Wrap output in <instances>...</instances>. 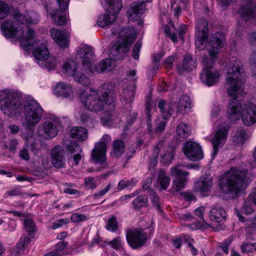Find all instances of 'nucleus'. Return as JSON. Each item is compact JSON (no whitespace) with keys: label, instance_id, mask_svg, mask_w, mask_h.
<instances>
[{"label":"nucleus","instance_id":"obj_1","mask_svg":"<svg viewBox=\"0 0 256 256\" xmlns=\"http://www.w3.org/2000/svg\"><path fill=\"white\" fill-rule=\"evenodd\" d=\"M20 94L16 90H4L0 91V109L8 116H16L23 112L22 126L26 130H32L40 121L42 109L34 99L26 100L23 106L20 102Z\"/></svg>","mask_w":256,"mask_h":256},{"label":"nucleus","instance_id":"obj_2","mask_svg":"<svg viewBox=\"0 0 256 256\" xmlns=\"http://www.w3.org/2000/svg\"><path fill=\"white\" fill-rule=\"evenodd\" d=\"M108 84H103L97 90L86 88L80 94L81 102L89 110L96 112L104 111L107 114L101 118L103 126L108 124L111 120V111L115 106L116 92Z\"/></svg>","mask_w":256,"mask_h":256},{"label":"nucleus","instance_id":"obj_3","mask_svg":"<svg viewBox=\"0 0 256 256\" xmlns=\"http://www.w3.org/2000/svg\"><path fill=\"white\" fill-rule=\"evenodd\" d=\"M225 44V36L222 32H218L212 34L206 44V50L210 56H204L202 63L204 68L200 74L201 80H216L220 78V74L216 70L212 68V64L215 62L218 54L221 52Z\"/></svg>","mask_w":256,"mask_h":256},{"label":"nucleus","instance_id":"obj_4","mask_svg":"<svg viewBox=\"0 0 256 256\" xmlns=\"http://www.w3.org/2000/svg\"><path fill=\"white\" fill-rule=\"evenodd\" d=\"M247 172L244 169L232 168L220 179V189L224 194L236 197L241 190Z\"/></svg>","mask_w":256,"mask_h":256},{"label":"nucleus","instance_id":"obj_5","mask_svg":"<svg viewBox=\"0 0 256 256\" xmlns=\"http://www.w3.org/2000/svg\"><path fill=\"white\" fill-rule=\"evenodd\" d=\"M1 30L3 35L6 38H16L20 41L24 50L26 51L34 46L36 40H34L35 33L34 30L28 29L26 36H24L22 28L12 20H6L2 23Z\"/></svg>","mask_w":256,"mask_h":256},{"label":"nucleus","instance_id":"obj_6","mask_svg":"<svg viewBox=\"0 0 256 256\" xmlns=\"http://www.w3.org/2000/svg\"><path fill=\"white\" fill-rule=\"evenodd\" d=\"M118 40L110 48L109 56L110 59L120 58L129 50V46L136 38V33L135 30L132 28L122 29L118 34Z\"/></svg>","mask_w":256,"mask_h":256},{"label":"nucleus","instance_id":"obj_7","mask_svg":"<svg viewBox=\"0 0 256 256\" xmlns=\"http://www.w3.org/2000/svg\"><path fill=\"white\" fill-rule=\"evenodd\" d=\"M228 118L232 120H236L242 118L243 123L250 126L256 122V106L252 102H248L244 107L240 103L231 106L228 108Z\"/></svg>","mask_w":256,"mask_h":256},{"label":"nucleus","instance_id":"obj_8","mask_svg":"<svg viewBox=\"0 0 256 256\" xmlns=\"http://www.w3.org/2000/svg\"><path fill=\"white\" fill-rule=\"evenodd\" d=\"M106 14L98 16L97 24L104 28L112 24L116 18V14L120 12L122 4L120 0H104Z\"/></svg>","mask_w":256,"mask_h":256},{"label":"nucleus","instance_id":"obj_9","mask_svg":"<svg viewBox=\"0 0 256 256\" xmlns=\"http://www.w3.org/2000/svg\"><path fill=\"white\" fill-rule=\"evenodd\" d=\"M111 140L110 136L104 134L100 142H96L92 151L91 159L96 163L108 166L106 164V152L108 144Z\"/></svg>","mask_w":256,"mask_h":256},{"label":"nucleus","instance_id":"obj_10","mask_svg":"<svg viewBox=\"0 0 256 256\" xmlns=\"http://www.w3.org/2000/svg\"><path fill=\"white\" fill-rule=\"evenodd\" d=\"M126 237L128 244L134 249L142 247L148 238L146 232L142 228L128 230Z\"/></svg>","mask_w":256,"mask_h":256},{"label":"nucleus","instance_id":"obj_11","mask_svg":"<svg viewBox=\"0 0 256 256\" xmlns=\"http://www.w3.org/2000/svg\"><path fill=\"white\" fill-rule=\"evenodd\" d=\"M229 128L228 125L225 122L218 126L216 134L211 140L214 150L212 158L217 155L219 149L222 148L226 143Z\"/></svg>","mask_w":256,"mask_h":256},{"label":"nucleus","instance_id":"obj_12","mask_svg":"<svg viewBox=\"0 0 256 256\" xmlns=\"http://www.w3.org/2000/svg\"><path fill=\"white\" fill-rule=\"evenodd\" d=\"M208 36V22L205 19H201L197 22L196 26V40L195 42L196 48L199 50H203L206 44H205L206 38Z\"/></svg>","mask_w":256,"mask_h":256},{"label":"nucleus","instance_id":"obj_13","mask_svg":"<svg viewBox=\"0 0 256 256\" xmlns=\"http://www.w3.org/2000/svg\"><path fill=\"white\" fill-rule=\"evenodd\" d=\"M228 86L227 88L228 94L233 98L228 102L229 108L231 106H235L237 103L238 95H243L244 93V84L242 81H226Z\"/></svg>","mask_w":256,"mask_h":256},{"label":"nucleus","instance_id":"obj_14","mask_svg":"<svg viewBox=\"0 0 256 256\" xmlns=\"http://www.w3.org/2000/svg\"><path fill=\"white\" fill-rule=\"evenodd\" d=\"M184 154L192 161H196L203 158V152L201 146L196 142L188 141L182 146Z\"/></svg>","mask_w":256,"mask_h":256},{"label":"nucleus","instance_id":"obj_15","mask_svg":"<svg viewBox=\"0 0 256 256\" xmlns=\"http://www.w3.org/2000/svg\"><path fill=\"white\" fill-rule=\"evenodd\" d=\"M180 167V165L172 167L170 171V175L176 176L172 188L176 192H179L184 188L185 184L187 182L186 177L188 175V172L182 170Z\"/></svg>","mask_w":256,"mask_h":256},{"label":"nucleus","instance_id":"obj_16","mask_svg":"<svg viewBox=\"0 0 256 256\" xmlns=\"http://www.w3.org/2000/svg\"><path fill=\"white\" fill-rule=\"evenodd\" d=\"M226 80H242L245 78V73L241 63L237 60L230 61L228 64Z\"/></svg>","mask_w":256,"mask_h":256},{"label":"nucleus","instance_id":"obj_17","mask_svg":"<svg viewBox=\"0 0 256 256\" xmlns=\"http://www.w3.org/2000/svg\"><path fill=\"white\" fill-rule=\"evenodd\" d=\"M78 64L73 60H68L62 66V73L67 76H72L78 80H84L86 78L84 74L77 72Z\"/></svg>","mask_w":256,"mask_h":256},{"label":"nucleus","instance_id":"obj_18","mask_svg":"<svg viewBox=\"0 0 256 256\" xmlns=\"http://www.w3.org/2000/svg\"><path fill=\"white\" fill-rule=\"evenodd\" d=\"M59 5L60 10H53L49 13L56 23L60 26H63L66 22V18L64 14V11L66 10L69 4L70 0H56Z\"/></svg>","mask_w":256,"mask_h":256},{"label":"nucleus","instance_id":"obj_19","mask_svg":"<svg viewBox=\"0 0 256 256\" xmlns=\"http://www.w3.org/2000/svg\"><path fill=\"white\" fill-rule=\"evenodd\" d=\"M238 13L244 20H249L254 18L256 19V6L251 0H246Z\"/></svg>","mask_w":256,"mask_h":256},{"label":"nucleus","instance_id":"obj_20","mask_svg":"<svg viewBox=\"0 0 256 256\" xmlns=\"http://www.w3.org/2000/svg\"><path fill=\"white\" fill-rule=\"evenodd\" d=\"M136 88V84L134 82L129 81L124 88L120 100L122 104L126 108L130 107L131 103L134 100Z\"/></svg>","mask_w":256,"mask_h":256},{"label":"nucleus","instance_id":"obj_21","mask_svg":"<svg viewBox=\"0 0 256 256\" xmlns=\"http://www.w3.org/2000/svg\"><path fill=\"white\" fill-rule=\"evenodd\" d=\"M52 163L54 166L61 168L64 166L66 164L65 151L60 146H54L51 151Z\"/></svg>","mask_w":256,"mask_h":256},{"label":"nucleus","instance_id":"obj_22","mask_svg":"<svg viewBox=\"0 0 256 256\" xmlns=\"http://www.w3.org/2000/svg\"><path fill=\"white\" fill-rule=\"evenodd\" d=\"M37 132L40 136L44 138L49 139L57 135L58 130L54 124L46 122L38 126Z\"/></svg>","mask_w":256,"mask_h":256},{"label":"nucleus","instance_id":"obj_23","mask_svg":"<svg viewBox=\"0 0 256 256\" xmlns=\"http://www.w3.org/2000/svg\"><path fill=\"white\" fill-rule=\"evenodd\" d=\"M145 10L146 6L144 2H134L127 11L128 17L132 21L138 20Z\"/></svg>","mask_w":256,"mask_h":256},{"label":"nucleus","instance_id":"obj_24","mask_svg":"<svg viewBox=\"0 0 256 256\" xmlns=\"http://www.w3.org/2000/svg\"><path fill=\"white\" fill-rule=\"evenodd\" d=\"M212 186V178L210 174L202 175L195 184V188L197 192L202 195L206 196V192L210 190Z\"/></svg>","mask_w":256,"mask_h":256},{"label":"nucleus","instance_id":"obj_25","mask_svg":"<svg viewBox=\"0 0 256 256\" xmlns=\"http://www.w3.org/2000/svg\"><path fill=\"white\" fill-rule=\"evenodd\" d=\"M53 93L56 96L64 98L72 97L74 90L72 86L64 82H60L53 88Z\"/></svg>","mask_w":256,"mask_h":256},{"label":"nucleus","instance_id":"obj_26","mask_svg":"<svg viewBox=\"0 0 256 256\" xmlns=\"http://www.w3.org/2000/svg\"><path fill=\"white\" fill-rule=\"evenodd\" d=\"M196 66V61L190 54H185L182 62L176 66V70L180 74L192 70Z\"/></svg>","mask_w":256,"mask_h":256},{"label":"nucleus","instance_id":"obj_27","mask_svg":"<svg viewBox=\"0 0 256 256\" xmlns=\"http://www.w3.org/2000/svg\"><path fill=\"white\" fill-rule=\"evenodd\" d=\"M15 19L22 24H36L40 20V16L35 12H26L24 15L20 12H16Z\"/></svg>","mask_w":256,"mask_h":256},{"label":"nucleus","instance_id":"obj_28","mask_svg":"<svg viewBox=\"0 0 256 256\" xmlns=\"http://www.w3.org/2000/svg\"><path fill=\"white\" fill-rule=\"evenodd\" d=\"M50 33L53 40L61 48H68L69 36L67 33L54 28L50 30Z\"/></svg>","mask_w":256,"mask_h":256},{"label":"nucleus","instance_id":"obj_29","mask_svg":"<svg viewBox=\"0 0 256 256\" xmlns=\"http://www.w3.org/2000/svg\"><path fill=\"white\" fill-rule=\"evenodd\" d=\"M77 54L82 59V64L89 66L94 58V52L92 48L88 46H84L78 50Z\"/></svg>","mask_w":256,"mask_h":256},{"label":"nucleus","instance_id":"obj_30","mask_svg":"<svg viewBox=\"0 0 256 256\" xmlns=\"http://www.w3.org/2000/svg\"><path fill=\"white\" fill-rule=\"evenodd\" d=\"M210 218L211 220L220 222L226 218V212L222 207L214 206L210 212Z\"/></svg>","mask_w":256,"mask_h":256},{"label":"nucleus","instance_id":"obj_31","mask_svg":"<svg viewBox=\"0 0 256 256\" xmlns=\"http://www.w3.org/2000/svg\"><path fill=\"white\" fill-rule=\"evenodd\" d=\"M192 106V100L186 94H184L180 98L178 106V111L182 114L188 113Z\"/></svg>","mask_w":256,"mask_h":256},{"label":"nucleus","instance_id":"obj_32","mask_svg":"<svg viewBox=\"0 0 256 256\" xmlns=\"http://www.w3.org/2000/svg\"><path fill=\"white\" fill-rule=\"evenodd\" d=\"M33 54L35 58L38 60L44 62L50 58V52L48 48L44 44H40L34 48Z\"/></svg>","mask_w":256,"mask_h":256},{"label":"nucleus","instance_id":"obj_33","mask_svg":"<svg viewBox=\"0 0 256 256\" xmlns=\"http://www.w3.org/2000/svg\"><path fill=\"white\" fill-rule=\"evenodd\" d=\"M70 134L72 138L79 141H84L88 138V130L83 127L75 126L70 130Z\"/></svg>","mask_w":256,"mask_h":256},{"label":"nucleus","instance_id":"obj_34","mask_svg":"<svg viewBox=\"0 0 256 256\" xmlns=\"http://www.w3.org/2000/svg\"><path fill=\"white\" fill-rule=\"evenodd\" d=\"M157 182L163 190H166L170 185V178L162 169L160 170L158 172Z\"/></svg>","mask_w":256,"mask_h":256},{"label":"nucleus","instance_id":"obj_35","mask_svg":"<svg viewBox=\"0 0 256 256\" xmlns=\"http://www.w3.org/2000/svg\"><path fill=\"white\" fill-rule=\"evenodd\" d=\"M78 114V118L82 124L93 126L95 119L88 112L82 110L79 112Z\"/></svg>","mask_w":256,"mask_h":256},{"label":"nucleus","instance_id":"obj_36","mask_svg":"<svg viewBox=\"0 0 256 256\" xmlns=\"http://www.w3.org/2000/svg\"><path fill=\"white\" fill-rule=\"evenodd\" d=\"M113 61L111 59L106 58L94 66L95 72L98 73L103 72L111 69Z\"/></svg>","mask_w":256,"mask_h":256},{"label":"nucleus","instance_id":"obj_37","mask_svg":"<svg viewBox=\"0 0 256 256\" xmlns=\"http://www.w3.org/2000/svg\"><path fill=\"white\" fill-rule=\"evenodd\" d=\"M113 152L112 155L115 157H120L122 156L125 150V145L123 141L120 140H114L112 144Z\"/></svg>","mask_w":256,"mask_h":256},{"label":"nucleus","instance_id":"obj_38","mask_svg":"<svg viewBox=\"0 0 256 256\" xmlns=\"http://www.w3.org/2000/svg\"><path fill=\"white\" fill-rule=\"evenodd\" d=\"M172 105L170 103L166 105V101L163 100L159 102L158 106L162 114V118H168L170 117L172 112Z\"/></svg>","mask_w":256,"mask_h":256},{"label":"nucleus","instance_id":"obj_39","mask_svg":"<svg viewBox=\"0 0 256 256\" xmlns=\"http://www.w3.org/2000/svg\"><path fill=\"white\" fill-rule=\"evenodd\" d=\"M145 114L146 119V124L147 130L149 132H152L153 128L152 123L150 98H148L146 100Z\"/></svg>","mask_w":256,"mask_h":256},{"label":"nucleus","instance_id":"obj_40","mask_svg":"<svg viewBox=\"0 0 256 256\" xmlns=\"http://www.w3.org/2000/svg\"><path fill=\"white\" fill-rule=\"evenodd\" d=\"M248 136V134L245 130L242 129H238L236 131V134L232 137V140L237 144H242Z\"/></svg>","mask_w":256,"mask_h":256},{"label":"nucleus","instance_id":"obj_41","mask_svg":"<svg viewBox=\"0 0 256 256\" xmlns=\"http://www.w3.org/2000/svg\"><path fill=\"white\" fill-rule=\"evenodd\" d=\"M174 158V151L171 148H164L163 152L160 154V162L166 164L171 162Z\"/></svg>","mask_w":256,"mask_h":256},{"label":"nucleus","instance_id":"obj_42","mask_svg":"<svg viewBox=\"0 0 256 256\" xmlns=\"http://www.w3.org/2000/svg\"><path fill=\"white\" fill-rule=\"evenodd\" d=\"M148 202L147 196L146 195H140L134 200L132 204L134 209L139 210L142 208L146 206Z\"/></svg>","mask_w":256,"mask_h":256},{"label":"nucleus","instance_id":"obj_43","mask_svg":"<svg viewBox=\"0 0 256 256\" xmlns=\"http://www.w3.org/2000/svg\"><path fill=\"white\" fill-rule=\"evenodd\" d=\"M176 133L180 138H185L190 135V132L187 124L181 122L177 126Z\"/></svg>","mask_w":256,"mask_h":256},{"label":"nucleus","instance_id":"obj_44","mask_svg":"<svg viewBox=\"0 0 256 256\" xmlns=\"http://www.w3.org/2000/svg\"><path fill=\"white\" fill-rule=\"evenodd\" d=\"M204 212L205 208L202 206L197 208L194 211L195 214L199 216L202 220V222H200L196 224H194V226L197 228H206V227L205 225L208 226V224L206 223L204 218Z\"/></svg>","mask_w":256,"mask_h":256},{"label":"nucleus","instance_id":"obj_45","mask_svg":"<svg viewBox=\"0 0 256 256\" xmlns=\"http://www.w3.org/2000/svg\"><path fill=\"white\" fill-rule=\"evenodd\" d=\"M24 226L29 235H32L36 231V226L32 218L24 220Z\"/></svg>","mask_w":256,"mask_h":256},{"label":"nucleus","instance_id":"obj_46","mask_svg":"<svg viewBox=\"0 0 256 256\" xmlns=\"http://www.w3.org/2000/svg\"><path fill=\"white\" fill-rule=\"evenodd\" d=\"M156 126L154 129V131L157 133H160L163 132L167 124V118H158L156 122Z\"/></svg>","mask_w":256,"mask_h":256},{"label":"nucleus","instance_id":"obj_47","mask_svg":"<svg viewBox=\"0 0 256 256\" xmlns=\"http://www.w3.org/2000/svg\"><path fill=\"white\" fill-rule=\"evenodd\" d=\"M106 228L108 230L112 232H114L117 230L118 228V224L116 218L114 216H112L108 220Z\"/></svg>","mask_w":256,"mask_h":256},{"label":"nucleus","instance_id":"obj_48","mask_svg":"<svg viewBox=\"0 0 256 256\" xmlns=\"http://www.w3.org/2000/svg\"><path fill=\"white\" fill-rule=\"evenodd\" d=\"M18 144V142L16 140L12 139L9 141L8 144L2 142V146L4 150L8 148L10 152H14L16 150Z\"/></svg>","mask_w":256,"mask_h":256},{"label":"nucleus","instance_id":"obj_49","mask_svg":"<svg viewBox=\"0 0 256 256\" xmlns=\"http://www.w3.org/2000/svg\"><path fill=\"white\" fill-rule=\"evenodd\" d=\"M47 60H48L42 62L40 64V62H38V63L41 66H44L48 70H54L56 67V59L54 58H50L49 60L48 59Z\"/></svg>","mask_w":256,"mask_h":256},{"label":"nucleus","instance_id":"obj_50","mask_svg":"<svg viewBox=\"0 0 256 256\" xmlns=\"http://www.w3.org/2000/svg\"><path fill=\"white\" fill-rule=\"evenodd\" d=\"M136 180L134 178L130 180H122L118 184V190H122L126 188L133 186L136 184Z\"/></svg>","mask_w":256,"mask_h":256},{"label":"nucleus","instance_id":"obj_51","mask_svg":"<svg viewBox=\"0 0 256 256\" xmlns=\"http://www.w3.org/2000/svg\"><path fill=\"white\" fill-rule=\"evenodd\" d=\"M148 194L150 196V198L151 199L154 206L158 210H160V206L159 198L156 192L152 190H149L148 191Z\"/></svg>","mask_w":256,"mask_h":256},{"label":"nucleus","instance_id":"obj_52","mask_svg":"<svg viewBox=\"0 0 256 256\" xmlns=\"http://www.w3.org/2000/svg\"><path fill=\"white\" fill-rule=\"evenodd\" d=\"M9 13L8 5L2 1H0V20L6 17Z\"/></svg>","mask_w":256,"mask_h":256},{"label":"nucleus","instance_id":"obj_53","mask_svg":"<svg viewBox=\"0 0 256 256\" xmlns=\"http://www.w3.org/2000/svg\"><path fill=\"white\" fill-rule=\"evenodd\" d=\"M163 148V144L162 142H160L156 146L153 152V156L154 159L152 161L151 164L155 166L157 163V159L158 158V154L160 150Z\"/></svg>","mask_w":256,"mask_h":256},{"label":"nucleus","instance_id":"obj_54","mask_svg":"<svg viewBox=\"0 0 256 256\" xmlns=\"http://www.w3.org/2000/svg\"><path fill=\"white\" fill-rule=\"evenodd\" d=\"M66 148L70 154L82 152L80 146L76 142H70L69 144L67 145Z\"/></svg>","mask_w":256,"mask_h":256},{"label":"nucleus","instance_id":"obj_55","mask_svg":"<svg viewBox=\"0 0 256 256\" xmlns=\"http://www.w3.org/2000/svg\"><path fill=\"white\" fill-rule=\"evenodd\" d=\"M255 244L244 243L240 246L241 251L242 253L252 252H253Z\"/></svg>","mask_w":256,"mask_h":256},{"label":"nucleus","instance_id":"obj_56","mask_svg":"<svg viewBox=\"0 0 256 256\" xmlns=\"http://www.w3.org/2000/svg\"><path fill=\"white\" fill-rule=\"evenodd\" d=\"M112 185L109 183L108 186L103 190H102L93 194L92 196L94 199H98L104 196L110 190Z\"/></svg>","mask_w":256,"mask_h":256},{"label":"nucleus","instance_id":"obj_57","mask_svg":"<svg viewBox=\"0 0 256 256\" xmlns=\"http://www.w3.org/2000/svg\"><path fill=\"white\" fill-rule=\"evenodd\" d=\"M70 218L74 222H78L87 220V218L85 215L77 213L72 214Z\"/></svg>","mask_w":256,"mask_h":256},{"label":"nucleus","instance_id":"obj_58","mask_svg":"<svg viewBox=\"0 0 256 256\" xmlns=\"http://www.w3.org/2000/svg\"><path fill=\"white\" fill-rule=\"evenodd\" d=\"M84 185L88 189L94 190L96 188V184L94 182V178L88 177L85 178Z\"/></svg>","mask_w":256,"mask_h":256},{"label":"nucleus","instance_id":"obj_59","mask_svg":"<svg viewBox=\"0 0 256 256\" xmlns=\"http://www.w3.org/2000/svg\"><path fill=\"white\" fill-rule=\"evenodd\" d=\"M141 46L142 44L140 42H138L136 43L132 50V57L136 60L139 58V52Z\"/></svg>","mask_w":256,"mask_h":256},{"label":"nucleus","instance_id":"obj_60","mask_svg":"<svg viewBox=\"0 0 256 256\" xmlns=\"http://www.w3.org/2000/svg\"><path fill=\"white\" fill-rule=\"evenodd\" d=\"M108 244L112 245V246L116 250L120 249L122 248L121 240L119 237H117L110 242H108Z\"/></svg>","mask_w":256,"mask_h":256},{"label":"nucleus","instance_id":"obj_61","mask_svg":"<svg viewBox=\"0 0 256 256\" xmlns=\"http://www.w3.org/2000/svg\"><path fill=\"white\" fill-rule=\"evenodd\" d=\"M177 58L176 54H174L168 56L165 60L164 66L166 68H170L172 66L173 62Z\"/></svg>","mask_w":256,"mask_h":256},{"label":"nucleus","instance_id":"obj_62","mask_svg":"<svg viewBox=\"0 0 256 256\" xmlns=\"http://www.w3.org/2000/svg\"><path fill=\"white\" fill-rule=\"evenodd\" d=\"M168 88V82L166 81H160L158 84V90L159 92H166Z\"/></svg>","mask_w":256,"mask_h":256},{"label":"nucleus","instance_id":"obj_63","mask_svg":"<svg viewBox=\"0 0 256 256\" xmlns=\"http://www.w3.org/2000/svg\"><path fill=\"white\" fill-rule=\"evenodd\" d=\"M68 245V242H58L55 246V250L58 254V252L62 250Z\"/></svg>","mask_w":256,"mask_h":256},{"label":"nucleus","instance_id":"obj_64","mask_svg":"<svg viewBox=\"0 0 256 256\" xmlns=\"http://www.w3.org/2000/svg\"><path fill=\"white\" fill-rule=\"evenodd\" d=\"M250 66L253 68H256V51L252 53L250 58Z\"/></svg>","mask_w":256,"mask_h":256}]
</instances>
